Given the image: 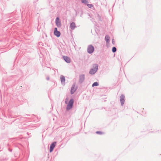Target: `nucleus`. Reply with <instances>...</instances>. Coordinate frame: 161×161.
Returning <instances> with one entry per match:
<instances>
[{
    "label": "nucleus",
    "mask_w": 161,
    "mask_h": 161,
    "mask_svg": "<svg viewBox=\"0 0 161 161\" xmlns=\"http://www.w3.org/2000/svg\"><path fill=\"white\" fill-rule=\"evenodd\" d=\"M61 81L62 83H64L65 82V77L63 76H61L60 77Z\"/></svg>",
    "instance_id": "f8f14e48"
},
{
    "label": "nucleus",
    "mask_w": 161,
    "mask_h": 161,
    "mask_svg": "<svg viewBox=\"0 0 161 161\" xmlns=\"http://www.w3.org/2000/svg\"><path fill=\"white\" fill-rule=\"evenodd\" d=\"M94 51V47L92 45H89L87 49V51L89 53H92Z\"/></svg>",
    "instance_id": "f03ea898"
},
{
    "label": "nucleus",
    "mask_w": 161,
    "mask_h": 161,
    "mask_svg": "<svg viewBox=\"0 0 161 161\" xmlns=\"http://www.w3.org/2000/svg\"><path fill=\"white\" fill-rule=\"evenodd\" d=\"M54 35L56 36L57 37H59L60 35V32L57 31V28H55L54 29Z\"/></svg>",
    "instance_id": "20e7f679"
},
{
    "label": "nucleus",
    "mask_w": 161,
    "mask_h": 161,
    "mask_svg": "<svg viewBox=\"0 0 161 161\" xmlns=\"http://www.w3.org/2000/svg\"><path fill=\"white\" fill-rule=\"evenodd\" d=\"M87 6L90 8H92L93 7V5L92 4H87Z\"/></svg>",
    "instance_id": "dca6fc26"
},
{
    "label": "nucleus",
    "mask_w": 161,
    "mask_h": 161,
    "mask_svg": "<svg viewBox=\"0 0 161 161\" xmlns=\"http://www.w3.org/2000/svg\"><path fill=\"white\" fill-rule=\"evenodd\" d=\"M98 83L97 82H96L93 84L92 85V86L93 87L95 86H98Z\"/></svg>",
    "instance_id": "4468645a"
},
{
    "label": "nucleus",
    "mask_w": 161,
    "mask_h": 161,
    "mask_svg": "<svg viewBox=\"0 0 161 161\" xmlns=\"http://www.w3.org/2000/svg\"><path fill=\"white\" fill-rule=\"evenodd\" d=\"M67 101H68V100L66 99V100L65 101V102L66 103H67Z\"/></svg>",
    "instance_id": "6ab92c4d"
},
{
    "label": "nucleus",
    "mask_w": 161,
    "mask_h": 161,
    "mask_svg": "<svg viewBox=\"0 0 161 161\" xmlns=\"http://www.w3.org/2000/svg\"><path fill=\"white\" fill-rule=\"evenodd\" d=\"M63 58L66 62L68 63H70V59L69 57L66 56H64L63 57Z\"/></svg>",
    "instance_id": "6e6552de"
},
{
    "label": "nucleus",
    "mask_w": 161,
    "mask_h": 161,
    "mask_svg": "<svg viewBox=\"0 0 161 161\" xmlns=\"http://www.w3.org/2000/svg\"><path fill=\"white\" fill-rule=\"evenodd\" d=\"M96 133L97 134H100V135H102L103 133V132H101V131H97L96 132Z\"/></svg>",
    "instance_id": "a211bd4d"
},
{
    "label": "nucleus",
    "mask_w": 161,
    "mask_h": 161,
    "mask_svg": "<svg viewBox=\"0 0 161 161\" xmlns=\"http://www.w3.org/2000/svg\"><path fill=\"white\" fill-rule=\"evenodd\" d=\"M109 39L110 37L108 35H106L105 37V39L107 42H108Z\"/></svg>",
    "instance_id": "ddd939ff"
},
{
    "label": "nucleus",
    "mask_w": 161,
    "mask_h": 161,
    "mask_svg": "<svg viewBox=\"0 0 161 161\" xmlns=\"http://www.w3.org/2000/svg\"><path fill=\"white\" fill-rule=\"evenodd\" d=\"M85 77L84 75H81L80 76V81L82 82L84 80Z\"/></svg>",
    "instance_id": "9b49d317"
},
{
    "label": "nucleus",
    "mask_w": 161,
    "mask_h": 161,
    "mask_svg": "<svg viewBox=\"0 0 161 161\" xmlns=\"http://www.w3.org/2000/svg\"><path fill=\"white\" fill-rule=\"evenodd\" d=\"M74 103V100L73 99H71L69 101L67 107V109L69 110L71 109Z\"/></svg>",
    "instance_id": "f257e3e1"
},
{
    "label": "nucleus",
    "mask_w": 161,
    "mask_h": 161,
    "mask_svg": "<svg viewBox=\"0 0 161 161\" xmlns=\"http://www.w3.org/2000/svg\"><path fill=\"white\" fill-rule=\"evenodd\" d=\"M97 68L98 66L97 65H95L94 69H91L90 71V73L91 74H95L97 69Z\"/></svg>",
    "instance_id": "7ed1b4c3"
},
{
    "label": "nucleus",
    "mask_w": 161,
    "mask_h": 161,
    "mask_svg": "<svg viewBox=\"0 0 161 161\" xmlns=\"http://www.w3.org/2000/svg\"><path fill=\"white\" fill-rule=\"evenodd\" d=\"M76 27L75 24L74 22H72L70 24V28L72 30H73L75 29V28Z\"/></svg>",
    "instance_id": "9d476101"
},
{
    "label": "nucleus",
    "mask_w": 161,
    "mask_h": 161,
    "mask_svg": "<svg viewBox=\"0 0 161 161\" xmlns=\"http://www.w3.org/2000/svg\"><path fill=\"white\" fill-rule=\"evenodd\" d=\"M125 102V97L123 95L120 96V102L121 105H123Z\"/></svg>",
    "instance_id": "1a4fd4ad"
},
{
    "label": "nucleus",
    "mask_w": 161,
    "mask_h": 161,
    "mask_svg": "<svg viewBox=\"0 0 161 161\" xmlns=\"http://www.w3.org/2000/svg\"><path fill=\"white\" fill-rule=\"evenodd\" d=\"M116 51V48L115 47H114L112 48V51L113 53L115 52Z\"/></svg>",
    "instance_id": "f3484780"
},
{
    "label": "nucleus",
    "mask_w": 161,
    "mask_h": 161,
    "mask_svg": "<svg viewBox=\"0 0 161 161\" xmlns=\"http://www.w3.org/2000/svg\"><path fill=\"white\" fill-rule=\"evenodd\" d=\"M76 90L75 85H73L71 89V94H73Z\"/></svg>",
    "instance_id": "0eeeda50"
},
{
    "label": "nucleus",
    "mask_w": 161,
    "mask_h": 161,
    "mask_svg": "<svg viewBox=\"0 0 161 161\" xmlns=\"http://www.w3.org/2000/svg\"><path fill=\"white\" fill-rule=\"evenodd\" d=\"M56 25L58 27H60L61 26V22L59 20V18L57 17L56 19Z\"/></svg>",
    "instance_id": "423d86ee"
},
{
    "label": "nucleus",
    "mask_w": 161,
    "mask_h": 161,
    "mask_svg": "<svg viewBox=\"0 0 161 161\" xmlns=\"http://www.w3.org/2000/svg\"><path fill=\"white\" fill-rule=\"evenodd\" d=\"M56 142H55L53 143L50 146V152H51L53 150V149L55 147L56 145Z\"/></svg>",
    "instance_id": "39448f33"
},
{
    "label": "nucleus",
    "mask_w": 161,
    "mask_h": 161,
    "mask_svg": "<svg viewBox=\"0 0 161 161\" xmlns=\"http://www.w3.org/2000/svg\"><path fill=\"white\" fill-rule=\"evenodd\" d=\"M81 2L82 3L85 4H87L88 3V1L86 0H82Z\"/></svg>",
    "instance_id": "2eb2a0df"
}]
</instances>
